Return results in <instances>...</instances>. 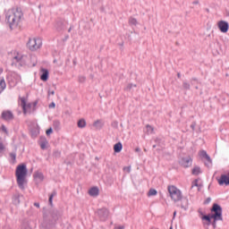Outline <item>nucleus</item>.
<instances>
[{
	"label": "nucleus",
	"instance_id": "f257e3e1",
	"mask_svg": "<svg viewBox=\"0 0 229 229\" xmlns=\"http://www.w3.org/2000/svg\"><path fill=\"white\" fill-rule=\"evenodd\" d=\"M60 217H62V211L58 209L54 208L45 211L43 213L42 226L47 229L53 228Z\"/></svg>",
	"mask_w": 229,
	"mask_h": 229
},
{
	"label": "nucleus",
	"instance_id": "f03ea898",
	"mask_svg": "<svg viewBox=\"0 0 229 229\" xmlns=\"http://www.w3.org/2000/svg\"><path fill=\"white\" fill-rule=\"evenodd\" d=\"M21 19H22V10L21 7L9 11L5 15V21L9 24L11 30L19 26V21H21Z\"/></svg>",
	"mask_w": 229,
	"mask_h": 229
},
{
	"label": "nucleus",
	"instance_id": "7ed1b4c3",
	"mask_svg": "<svg viewBox=\"0 0 229 229\" xmlns=\"http://www.w3.org/2000/svg\"><path fill=\"white\" fill-rule=\"evenodd\" d=\"M28 175V167L24 164H21L16 167L15 176L19 189L24 191V183L26 182V176Z\"/></svg>",
	"mask_w": 229,
	"mask_h": 229
},
{
	"label": "nucleus",
	"instance_id": "20e7f679",
	"mask_svg": "<svg viewBox=\"0 0 229 229\" xmlns=\"http://www.w3.org/2000/svg\"><path fill=\"white\" fill-rule=\"evenodd\" d=\"M167 191L171 199L174 201V203L182 201L183 196L182 195V191H180V189H177L174 185H169Z\"/></svg>",
	"mask_w": 229,
	"mask_h": 229
},
{
	"label": "nucleus",
	"instance_id": "39448f33",
	"mask_svg": "<svg viewBox=\"0 0 229 229\" xmlns=\"http://www.w3.org/2000/svg\"><path fill=\"white\" fill-rule=\"evenodd\" d=\"M211 216L215 221H223V208L217 203H214L211 207Z\"/></svg>",
	"mask_w": 229,
	"mask_h": 229
},
{
	"label": "nucleus",
	"instance_id": "423d86ee",
	"mask_svg": "<svg viewBox=\"0 0 229 229\" xmlns=\"http://www.w3.org/2000/svg\"><path fill=\"white\" fill-rule=\"evenodd\" d=\"M27 47H29L30 51H37V49H40V47H42V39L39 38H29Z\"/></svg>",
	"mask_w": 229,
	"mask_h": 229
},
{
	"label": "nucleus",
	"instance_id": "0eeeda50",
	"mask_svg": "<svg viewBox=\"0 0 229 229\" xmlns=\"http://www.w3.org/2000/svg\"><path fill=\"white\" fill-rule=\"evenodd\" d=\"M19 101L20 106H21L23 114L26 115L28 114V109L31 110V108H33V105L31 103H27L25 97L19 96Z\"/></svg>",
	"mask_w": 229,
	"mask_h": 229
},
{
	"label": "nucleus",
	"instance_id": "6e6552de",
	"mask_svg": "<svg viewBox=\"0 0 229 229\" xmlns=\"http://www.w3.org/2000/svg\"><path fill=\"white\" fill-rule=\"evenodd\" d=\"M216 180L218 185H220L221 187H223V185H225L226 187H228V185H229V173L222 174L220 175V177H216Z\"/></svg>",
	"mask_w": 229,
	"mask_h": 229
},
{
	"label": "nucleus",
	"instance_id": "1a4fd4ad",
	"mask_svg": "<svg viewBox=\"0 0 229 229\" xmlns=\"http://www.w3.org/2000/svg\"><path fill=\"white\" fill-rule=\"evenodd\" d=\"M108 214L109 211L106 209V208H102L97 210V216L101 221H106L108 219Z\"/></svg>",
	"mask_w": 229,
	"mask_h": 229
},
{
	"label": "nucleus",
	"instance_id": "9d476101",
	"mask_svg": "<svg viewBox=\"0 0 229 229\" xmlns=\"http://www.w3.org/2000/svg\"><path fill=\"white\" fill-rule=\"evenodd\" d=\"M180 165H182V167H191L192 165V158H191V157H182L180 161H179Z\"/></svg>",
	"mask_w": 229,
	"mask_h": 229
},
{
	"label": "nucleus",
	"instance_id": "9b49d317",
	"mask_svg": "<svg viewBox=\"0 0 229 229\" xmlns=\"http://www.w3.org/2000/svg\"><path fill=\"white\" fill-rule=\"evenodd\" d=\"M218 29L221 33H228L229 24L228 21H220L218 22Z\"/></svg>",
	"mask_w": 229,
	"mask_h": 229
},
{
	"label": "nucleus",
	"instance_id": "f8f14e48",
	"mask_svg": "<svg viewBox=\"0 0 229 229\" xmlns=\"http://www.w3.org/2000/svg\"><path fill=\"white\" fill-rule=\"evenodd\" d=\"M24 199V196L19 192H16L13 196V205H20L21 204V200Z\"/></svg>",
	"mask_w": 229,
	"mask_h": 229
},
{
	"label": "nucleus",
	"instance_id": "ddd939ff",
	"mask_svg": "<svg viewBox=\"0 0 229 229\" xmlns=\"http://www.w3.org/2000/svg\"><path fill=\"white\" fill-rule=\"evenodd\" d=\"M40 80L41 81H47L49 80V70L42 68L40 71Z\"/></svg>",
	"mask_w": 229,
	"mask_h": 229
},
{
	"label": "nucleus",
	"instance_id": "4468645a",
	"mask_svg": "<svg viewBox=\"0 0 229 229\" xmlns=\"http://www.w3.org/2000/svg\"><path fill=\"white\" fill-rule=\"evenodd\" d=\"M1 117H2V119H4V121H13V113H12L11 111H4L2 113Z\"/></svg>",
	"mask_w": 229,
	"mask_h": 229
},
{
	"label": "nucleus",
	"instance_id": "2eb2a0df",
	"mask_svg": "<svg viewBox=\"0 0 229 229\" xmlns=\"http://www.w3.org/2000/svg\"><path fill=\"white\" fill-rule=\"evenodd\" d=\"M89 196H92L93 198L99 196V188H98L97 186L90 188L89 191Z\"/></svg>",
	"mask_w": 229,
	"mask_h": 229
},
{
	"label": "nucleus",
	"instance_id": "dca6fc26",
	"mask_svg": "<svg viewBox=\"0 0 229 229\" xmlns=\"http://www.w3.org/2000/svg\"><path fill=\"white\" fill-rule=\"evenodd\" d=\"M212 219H214V216H211L210 214L205 215L202 216V221H207V225L210 226L212 225Z\"/></svg>",
	"mask_w": 229,
	"mask_h": 229
},
{
	"label": "nucleus",
	"instance_id": "f3484780",
	"mask_svg": "<svg viewBox=\"0 0 229 229\" xmlns=\"http://www.w3.org/2000/svg\"><path fill=\"white\" fill-rule=\"evenodd\" d=\"M93 126L96 128V130H102L105 123L101 120H97L93 123Z\"/></svg>",
	"mask_w": 229,
	"mask_h": 229
},
{
	"label": "nucleus",
	"instance_id": "a211bd4d",
	"mask_svg": "<svg viewBox=\"0 0 229 229\" xmlns=\"http://www.w3.org/2000/svg\"><path fill=\"white\" fill-rule=\"evenodd\" d=\"M34 180H38V182H44V174H42L41 172H36L33 174Z\"/></svg>",
	"mask_w": 229,
	"mask_h": 229
},
{
	"label": "nucleus",
	"instance_id": "6ab92c4d",
	"mask_svg": "<svg viewBox=\"0 0 229 229\" xmlns=\"http://www.w3.org/2000/svg\"><path fill=\"white\" fill-rule=\"evenodd\" d=\"M114 153H121L123 151V143L121 141L114 145Z\"/></svg>",
	"mask_w": 229,
	"mask_h": 229
},
{
	"label": "nucleus",
	"instance_id": "aec40b11",
	"mask_svg": "<svg viewBox=\"0 0 229 229\" xmlns=\"http://www.w3.org/2000/svg\"><path fill=\"white\" fill-rule=\"evenodd\" d=\"M77 126L78 128H85V126H87V121H85V119L81 118L78 121L77 123Z\"/></svg>",
	"mask_w": 229,
	"mask_h": 229
},
{
	"label": "nucleus",
	"instance_id": "412c9836",
	"mask_svg": "<svg viewBox=\"0 0 229 229\" xmlns=\"http://www.w3.org/2000/svg\"><path fill=\"white\" fill-rule=\"evenodd\" d=\"M56 191L55 190H54L52 191V193L49 195V198H48V205H50V207H53V198H55V196H56Z\"/></svg>",
	"mask_w": 229,
	"mask_h": 229
},
{
	"label": "nucleus",
	"instance_id": "4be33fe9",
	"mask_svg": "<svg viewBox=\"0 0 229 229\" xmlns=\"http://www.w3.org/2000/svg\"><path fill=\"white\" fill-rule=\"evenodd\" d=\"M205 159L207 160V162L204 163L206 167H212V158H210V156L208 155Z\"/></svg>",
	"mask_w": 229,
	"mask_h": 229
},
{
	"label": "nucleus",
	"instance_id": "5701e85b",
	"mask_svg": "<svg viewBox=\"0 0 229 229\" xmlns=\"http://www.w3.org/2000/svg\"><path fill=\"white\" fill-rule=\"evenodd\" d=\"M6 89V82L4 81V79H0V94Z\"/></svg>",
	"mask_w": 229,
	"mask_h": 229
},
{
	"label": "nucleus",
	"instance_id": "b1692460",
	"mask_svg": "<svg viewBox=\"0 0 229 229\" xmlns=\"http://www.w3.org/2000/svg\"><path fill=\"white\" fill-rule=\"evenodd\" d=\"M191 173L195 176H198V174H200V173H201V168L199 166H195V167H193Z\"/></svg>",
	"mask_w": 229,
	"mask_h": 229
},
{
	"label": "nucleus",
	"instance_id": "393cba45",
	"mask_svg": "<svg viewBox=\"0 0 229 229\" xmlns=\"http://www.w3.org/2000/svg\"><path fill=\"white\" fill-rule=\"evenodd\" d=\"M47 144V140L45 137H41V143H40V148L41 149H46V146Z\"/></svg>",
	"mask_w": 229,
	"mask_h": 229
},
{
	"label": "nucleus",
	"instance_id": "a878e982",
	"mask_svg": "<svg viewBox=\"0 0 229 229\" xmlns=\"http://www.w3.org/2000/svg\"><path fill=\"white\" fill-rule=\"evenodd\" d=\"M129 24H130V26H137V24H139V22L137 21V19H135L133 17H130Z\"/></svg>",
	"mask_w": 229,
	"mask_h": 229
},
{
	"label": "nucleus",
	"instance_id": "bb28decb",
	"mask_svg": "<svg viewBox=\"0 0 229 229\" xmlns=\"http://www.w3.org/2000/svg\"><path fill=\"white\" fill-rule=\"evenodd\" d=\"M182 89L183 90H191V83L187 82V81H183Z\"/></svg>",
	"mask_w": 229,
	"mask_h": 229
},
{
	"label": "nucleus",
	"instance_id": "cd10ccee",
	"mask_svg": "<svg viewBox=\"0 0 229 229\" xmlns=\"http://www.w3.org/2000/svg\"><path fill=\"white\" fill-rule=\"evenodd\" d=\"M53 126H54V129L56 130V131H58L60 130V126H61L60 121H58V120L54 121Z\"/></svg>",
	"mask_w": 229,
	"mask_h": 229
},
{
	"label": "nucleus",
	"instance_id": "c85d7f7f",
	"mask_svg": "<svg viewBox=\"0 0 229 229\" xmlns=\"http://www.w3.org/2000/svg\"><path fill=\"white\" fill-rule=\"evenodd\" d=\"M133 87H137L136 84L133 83H129L125 88L124 90H126L127 92H130V90H131V89H133Z\"/></svg>",
	"mask_w": 229,
	"mask_h": 229
},
{
	"label": "nucleus",
	"instance_id": "c756f323",
	"mask_svg": "<svg viewBox=\"0 0 229 229\" xmlns=\"http://www.w3.org/2000/svg\"><path fill=\"white\" fill-rule=\"evenodd\" d=\"M157 194H158V191H157L155 189H150L148 191V196H157Z\"/></svg>",
	"mask_w": 229,
	"mask_h": 229
},
{
	"label": "nucleus",
	"instance_id": "7c9ffc66",
	"mask_svg": "<svg viewBox=\"0 0 229 229\" xmlns=\"http://www.w3.org/2000/svg\"><path fill=\"white\" fill-rule=\"evenodd\" d=\"M56 28L58 31H62V30H64V23L62 21H58Z\"/></svg>",
	"mask_w": 229,
	"mask_h": 229
},
{
	"label": "nucleus",
	"instance_id": "2f4dec72",
	"mask_svg": "<svg viewBox=\"0 0 229 229\" xmlns=\"http://www.w3.org/2000/svg\"><path fill=\"white\" fill-rule=\"evenodd\" d=\"M32 105V112H35L37 110V105H38V100H35Z\"/></svg>",
	"mask_w": 229,
	"mask_h": 229
},
{
	"label": "nucleus",
	"instance_id": "473e14b6",
	"mask_svg": "<svg viewBox=\"0 0 229 229\" xmlns=\"http://www.w3.org/2000/svg\"><path fill=\"white\" fill-rule=\"evenodd\" d=\"M9 157L11 159H13L15 162V160L17 158V154L15 152H12L9 154Z\"/></svg>",
	"mask_w": 229,
	"mask_h": 229
},
{
	"label": "nucleus",
	"instance_id": "72a5a7b5",
	"mask_svg": "<svg viewBox=\"0 0 229 229\" xmlns=\"http://www.w3.org/2000/svg\"><path fill=\"white\" fill-rule=\"evenodd\" d=\"M87 78L83 75L79 76V82L80 83H85Z\"/></svg>",
	"mask_w": 229,
	"mask_h": 229
},
{
	"label": "nucleus",
	"instance_id": "f704fd0d",
	"mask_svg": "<svg viewBox=\"0 0 229 229\" xmlns=\"http://www.w3.org/2000/svg\"><path fill=\"white\" fill-rule=\"evenodd\" d=\"M21 229H31V226L30 225L29 223H23Z\"/></svg>",
	"mask_w": 229,
	"mask_h": 229
},
{
	"label": "nucleus",
	"instance_id": "c9c22d12",
	"mask_svg": "<svg viewBox=\"0 0 229 229\" xmlns=\"http://www.w3.org/2000/svg\"><path fill=\"white\" fill-rule=\"evenodd\" d=\"M199 156L201 157V158H205L208 156V154H207V152L205 150H201L199 152Z\"/></svg>",
	"mask_w": 229,
	"mask_h": 229
},
{
	"label": "nucleus",
	"instance_id": "e433bc0d",
	"mask_svg": "<svg viewBox=\"0 0 229 229\" xmlns=\"http://www.w3.org/2000/svg\"><path fill=\"white\" fill-rule=\"evenodd\" d=\"M61 155H62V153L60 151H58V150L54 151V157L55 158H60Z\"/></svg>",
	"mask_w": 229,
	"mask_h": 229
},
{
	"label": "nucleus",
	"instance_id": "4c0bfd02",
	"mask_svg": "<svg viewBox=\"0 0 229 229\" xmlns=\"http://www.w3.org/2000/svg\"><path fill=\"white\" fill-rule=\"evenodd\" d=\"M1 130L4 131V133H5V135H8V129H6L4 124L2 125Z\"/></svg>",
	"mask_w": 229,
	"mask_h": 229
},
{
	"label": "nucleus",
	"instance_id": "58836bf2",
	"mask_svg": "<svg viewBox=\"0 0 229 229\" xmlns=\"http://www.w3.org/2000/svg\"><path fill=\"white\" fill-rule=\"evenodd\" d=\"M112 128H118L119 123L117 121H114L111 123Z\"/></svg>",
	"mask_w": 229,
	"mask_h": 229
},
{
	"label": "nucleus",
	"instance_id": "ea45409f",
	"mask_svg": "<svg viewBox=\"0 0 229 229\" xmlns=\"http://www.w3.org/2000/svg\"><path fill=\"white\" fill-rule=\"evenodd\" d=\"M46 133L47 136L51 135V133H53V128H48L47 131H46Z\"/></svg>",
	"mask_w": 229,
	"mask_h": 229
},
{
	"label": "nucleus",
	"instance_id": "a19ab883",
	"mask_svg": "<svg viewBox=\"0 0 229 229\" xmlns=\"http://www.w3.org/2000/svg\"><path fill=\"white\" fill-rule=\"evenodd\" d=\"M13 60H15L17 63H19V62H21V60H22V57L18 56V55H15V56L13 57Z\"/></svg>",
	"mask_w": 229,
	"mask_h": 229
},
{
	"label": "nucleus",
	"instance_id": "79ce46f5",
	"mask_svg": "<svg viewBox=\"0 0 229 229\" xmlns=\"http://www.w3.org/2000/svg\"><path fill=\"white\" fill-rule=\"evenodd\" d=\"M212 201V199L210 197L207 198V199L204 201V205H208Z\"/></svg>",
	"mask_w": 229,
	"mask_h": 229
},
{
	"label": "nucleus",
	"instance_id": "37998d69",
	"mask_svg": "<svg viewBox=\"0 0 229 229\" xmlns=\"http://www.w3.org/2000/svg\"><path fill=\"white\" fill-rule=\"evenodd\" d=\"M147 131L152 133L153 132V128L151 127V125H147Z\"/></svg>",
	"mask_w": 229,
	"mask_h": 229
},
{
	"label": "nucleus",
	"instance_id": "c03bdc74",
	"mask_svg": "<svg viewBox=\"0 0 229 229\" xmlns=\"http://www.w3.org/2000/svg\"><path fill=\"white\" fill-rule=\"evenodd\" d=\"M190 128H191V130L194 131L195 128H196V122H193L191 125Z\"/></svg>",
	"mask_w": 229,
	"mask_h": 229
},
{
	"label": "nucleus",
	"instance_id": "a18cd8bd",
	"mask_svg": "<svg viewBox=\"0 0 229 229\" xmlns=\"http://www.w3.org/2000/svg\"><path fill=\"white\" fill-rule=\"evenodd\" d=\"M56 104L55 102H52L51 104H49L48 108H55Z\"/></svg>",
	"mask_w": 229,
	"mask_h": 229
},
{
	"label": "nucleus",
	"instance_id": "49530a36",
	"mask_svg": "<svg viewBox=\"0 0 229 229\" xmlns=\"http://www.w3.org/2000/svg\"><path fill=\"white\" fill-rule=\"evenodd\" d=\"M193 185H194V187H199V184L198 183V179H195L193 181Z\"/></svg>",
	"mask_w": 229,
	"mask_h": 229
},
{
	"label": "nucleus",
	"instance_id": "de8ad7c7",
	"mask_svg": "<svg viewBox=\"0 0 229 229\" xmlns=\"http://www.w3.org/2000/svg\"><path fill=\"white\" fill-rule=\"evenodd\" d=\"M217 221H219V220L214 219V221L211 222V225H213V228H216Z\"/></svg>",
	"mask_w": 229,
	"mask_h": 229
},
{
	"label": "nucleus",
	"instance_id": "09e8293b",
	"mask_svg": "<svg viewBox=\"0 0 229 229\" xmlns=\"http://www.w3.org/2000/svg\"><path fill=\"white\" fill-rule=\"evenodd\" d=\"M181 208L183 209V210H188L189 209V206H184L183 204L181 205Z\"/></svg>",
	"mask_w": 229,
	"mask_h": 229
},
{
	"label": "nucleus",
	"instance_id": "8fccbe9b",
	"mask_svg": "<svg viewBox=\"0 0 229 229\" xmlns=\"http://www.w3.org/2000/svg\"><path fill=\"white\" fill-rule=\"evenodd\" d=\"M194 81H198V79L192 78L191 81V85H194Z\"/></svg>",
	"mask_w": 229,
	"mask_h": 229
},
{
	"label": "nucleus",
	"instance_id": "3c124183",
	"mask_svg": "<svg viewBox=\"0 0 229 229\" xmlns=\"http://www.w3.org/2000/svg\"><path fill=\"white\" fill-rule=\"evenodd\" d=\"M69 40V35H66L64 38H63V42H67Z\"/></svg>",
	"mask_w": 229,
	"mask_h": 229
},
{
	"label": "nucleus",
	"instance_id": "603ef678",
	"mask_svg": "<svg viewBox=\"0 0 229 229\" xmlns=\"http://www.w3.org/2000/svg\"><path fill=\"white\" fill-rule=\"evenodd\" d=\"M55 96V90H48V96Z\"/></svg>",
	"mask_w": 229,
	"mask_h": 229
},
{
	"label": "nucleus",
	"instance_id": "864d4df0",
	"mask_svg": "<svg viewBox=\"0 0 229 229\" xmlns=\"http://www.w3.org/2000/svg\"><path fill=\"white\" fill-rule=\"evenodd\" d=\"M34 207H37V208H40V203L35 202Z\"/></svg>",
	"mask_w": 229,
	"mask_h": 229
},
{
	"label": "nucleus",
	"instance_id": "5fc2aeb1",
	"mask_svg": "<svg viewBox=\"0 0 229 229\" xmlns=\"http://www.w3.org/2000/svg\"><path fill=\"white\" fill-rule=\"evenodd\" d=\"M4 149V145L3 143H0V151H3Z\"/></svg>",
	"mask_w": 229,
	"mask_h": 229
},
{
	"label": "nucleus",
	"instance_id": "6e6d98bb",
	"mask_svg": "<svg viewBox=\"0 0 229 229\" xmlns=\"http://www.w3.org/2000/svg\"><path fill=\"white\" fill-rule=\"evenodd\" d=\"M192 4H199V1L195 0V1L192 2Z\"/></svg>",
	"mask_w": 229,
	"mask_h": 229
},
{
	"label": "nucleus",
	"instance_id": "4d7b16f0",
	"mask_svg": "<svg viewBox=\"0 0 229 229\" xmlns=\"http://www.w3.org/2000/svg\"><path fill=\"white\" fill-rule=\"evenodd\" d=\"M135 151H136V153H140V148H136Z\"/></svg>",
	"mask_w": 229,
	"mask_h": 229
},
{
	"label": "nucleus",
	"instance_id": "13d9d810",
	"mask_svg": "<svg viewBox=\"0 0 229 229\" xmlns=\"http://www.w3.org/2000/svg\"><path fill=\"white\" fill-rule=\"evenodd\" d=\"M225 17H229V11L228 10L225 11Z\"/></svg>",
	"mask_w": 229,
	"mask_h": 229
},
{
	"label": "nucleus",
	"instance_id": "bf43d9fd",
	"mask_svg": "<svg viewBox=\"0 0 229 229\" xmlns=\"http://www.w3.org/2000/svg\"><path fill=\"white\" fill-rule=\"evenodd\" d=\"M174 217H176V211L174 212L173 219H174Z\"/></svg>",
	"mask_w": 229,
	"mask_h": 229
},
{
	"label": "nucleus",
	"instance_id": "052dcab7",
	"mask_svg": "<svg viewBox=\"0 0 229 229\" xmlns=\"http://www.w3.org/2000/svg\"><path fill=\"white\" fill-rule=\"evenodd\" d=\"M72 30V27H70L68 30V33H71Z\"/></svg>",
	"mask_w": 229,
	"mask_h": 229
},
{
	"label": "nucleus",
	"instance_id": "680f3d73",
	"mask_svg": "<svg viewBox=\"0 0 229 229\" xmlns=\"http://www.w3.org/2000/svg\"><path fill=\"white\" fill-rule=\"evenodd\" d=\"M118 229H124V226L121 225L118 227Z\"/></svg>",
	"mask_w": 229,
	"mask_h": 229
},
{
	"label": "nucleus",
	"instance_id": "e2e57ef3",
	"mask_svg": "<svg viewBox=\"0 0 229 229\" xmlns=\"http://www.w3.org/2000/svg\"><path fill=\"white\" fill-rule=\"evenodd\" d=\"M177 78H182V75L180 73H177Z\"/></svg>",
	"mask_w": 229,
	"mask_h": 229
},
{
	"label": "nucleus",
	"instance_id": "0e129e2a",
	"mask_svg": "<svg viewBox=\"0 0 229 229\" xmlns=\"http://www.w3.org/2000/svg\"><path fill=\"white\" fill-rule=\"evenodd\" d=\"M120 46H124V43L123 42L122 44H120Z\"/></svg>",
	"mask_w": 229,
	"mask_h": 229
},
{
	"label": "nucleus",
	"instance_id": "69168bd1",
	"mask_svg": "<svg viewBox=\"0 0 229 229\" xmlns=\"http://www.w3.org/2000/svg\"><path fill=\"white\" fill-rule=\"evenodd\" d=\"M157 148V145H153V148Z\"/></svg>",
	"mask_w": 229,
	"mask_h": 229
},
{
	"label": "nucleus",
	"instance_id": "338daca9",
	"mask_svg": "<svg viewBox=\"0 0 229 229\" xmlns=\"http://www.w3.org/2000/svg\"><path fill=\"white\" fill-rule=\"evenodd\" d=\"M195 89H198V86H196Z\"/></svg>",
	"mask_w": 229,
	"mask_h": 229
},
{
	"label": "nucleus",
	"instance_id": "774afa93",
	"mask_svg": "<svg viewBox=\"0 0 229 229\" xmlns=\"http://www.w3.org/2000/svg\"><path fill=\"white\" fill-rule=\"evenodd\" d=\"M127 171H130V168H127Z\"/></svg>",
	"mask_w": 229,
	"mask_h": 229
}]
</instances>
